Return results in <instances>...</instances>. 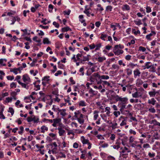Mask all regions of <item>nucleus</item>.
<instances>
[{"mask_svg":"<svg viewBox=\"0 0 160 160\" xmlns=\"http://www.w3.org/2000/svg\"><path fill=\"white\" fill-rule=\"evenodd\" d=\"M90 81L95 84H100L101 82L100 75L98 73H94L91 76Z\"/></svg>","mask_w":160,"mask_h":160,"instance_id":"1","label":"nucleus"},{"mask_svg":"<svg viewBox=\"0 0 160 160\" xmlns=\"http://www.w3.org/2000/svg\"><path fill=\"white\" fill-rule=\"evenodd\" d=\"M121 151H120V156L124 158H126L128 153L131 152L130 150L128 148L125 147L124 148H121Z\"/></svg>","mask_w":160,"mask_h":160,"instance_id":"2","label":"nucleus"},{"mask_svg":"<svg viewBox=\"0 0 160 160\" xmlns=\"http://www.w3.org/2000/svg\"><path fill=\"white\" fill-rule=\"evenodd\" d=\"M115 100L117 102L119 101L120 102L127 103L128 99L127 97L122 98L117 95L116 96Z\"/></svg>","mask_w":160,"mask_h":160,"instance_id":"3","label":"nucleus"},{"mask_svg":"<svg viewBox=\"0 0 160 160\" xmlns=\"http://www.w3.org/2000/svg\"><path fill=\"white\" fill-rule=\"evenodd\" d=\"M49 76H46L44 77L42 79V84L44 87L48 85L49 84Z\"/></svg>","mask_w":160,"mask_h":160,"instance_id":"4","label":"nucleus"},{"mask_svg":"<svg viewBox=\"0 0 160 160\" xmlns=\"http://www.w3.org/2000/svg\"><path fill=\"white\" fill-rule=\"evenodd\" d=\"M148 94L151 97H154L155 95L158 96L160 94V91H156L155 89H153L152 91L149 92Z\"/></svg>","mask_w":160,"mask_h":160,"instance_id":"5","label":"nucleus"},{"mask_svg":"<svg viewBox=\"0 0 160 160\" xmlns=\"http://www.w3.org/2000/svg\"><path fill=\"white\" fill-rule=\"evenodd\" d=\"M22 80L25 82H30V79L27 74H25L23 76Z\"/></svg>","mask_w":160,"mask_h":160,"instance_id":"6","label":"nucleus"},{"mask_svg":"<svg viewBox=\"0 0 160 160\" xmlns=\"http://www.w3.org/2000/svg\"><path fill=\"white\" fill-rule=\"evenodd\" d=\"M127 103H124L122 102H119L118 103V106L120 108V111H122V110L126 108V104Z\"/></svg>","mask_w":160,"mask_h":160,"instance_id":"7","label":"nucleus"},{"mask_svg":"<svg viewBox=\"0 0 160 160\" xmlns=\"http://www.w3.org/2000/svg\"><path fill=\"white\" fill-rule=\"evenodd\" d=\"M153 68V66L152 65V63L150 62H148L146 63L145 68H144V69H149L150 68L151 69H152V70H154Z\"/></svg>","mask_w":160,"mask_h":160,"instance_id":"8","label":"nucleus"},{"mask_svg":"<svg viewBox=\"0 0 160 160\" xmlns=\"http://www.w3.org/2000/svg\"><path fill=\"white\" fill-rule=\"evenodd\" d=\"M132 97L134 98H138L142 96V94L140 92H136L132 94Z\"/></svg>","mask_w":160,"mask_h":160,"instance_id":"9","label":"nucleus"},{"mask_svg":"<svg viewBox=\"0 0 160 160\" xmlns=\"http://www.w3.org/2000/svg\"><path fill=\"white\" fill-rule=\"evenodd\" d=\"M61 120L59 118L54 119H53V123L52 124V126L54 127H56L57 124L61 122Z\"/></svg>","mask_w":160,"mask_h":160,"instance_id":"10","label":"nucleus"},{"mask_svg":"<svg viewBox=\"0 0 160 160\" xmlns=\"http://www.w3.org/2000/svg\"><path fill=\"white\" fill-rule=\"evenodd\" d=\"M100 84H102L104 86V87L106 86H109L111 87H112V86L110 83L104 80H101V82Z\"/></svg>","mask_w":160,"mask_h":160,"instance_id":"11","label":"nucleus"},{"mask_svg":"<svg viewBox=\"0 0 160 160\" xmlns=\"http://www.w3.org/2000/svg\"><path fill=\"white\" fill-rule=\"evenodd\" d=\"M57 129L58 130V133L60 136H62L65 133V131L61 127H58Z\"/></svg>","mask_w":160,"mask_h":160,"instance_id":"12","label":"nucleus"},{"mask_svg":"<svg viewBox=\"0 0 160 160\" xmlns=\"http://www.w3.org/2000/svg\"><path fill=\"white\" fill-rule=\"evenodd\" d=\"M18 82L20 84L22 87L23 88H26V89H28L29 87V86L27 85V84H25L22 82H21L20 81H18Z\"/></svg>","mask_w":160,"mask_h":160,"instance_id":"13","label":"nucleus"},{"mask_svg":"<svg viewBox=\"0 0 160 160\" xmlns=\"http://www.w3.org/2000/svg\"><path fill=\"white\" fill-rule=\"evenodd\" d=\"M83 115L82 114H81L80 117L77 119L78 121L80 124H82L84 123V120L83 118Z\"/></svg>","mask_w":160,"mask_h":160,"instance_id":"14","label":"nucleus"},{"mask_svg":"<svg viewBox=\"0 0 160 160\" xmlns=\"http://www.w3.org/2000/svg\"><path fill=\"white\" fill-rule=\"evenodd\" d=\"M89 56H90L89 55H87L86 56H83L82 57V59L81 60V63H82V62L88 61L89 60Z\"/></svg>","mask_w":160,"mask_h":160,"instance_id":"15","label":"nucleus"},{"mask_svg":"<svg viewBox=\"0 0 160 160\" xmlns=\"http://www.w3.org/2000/svg\"><path fill=\"white\" fill-rule=\"evenodd\" d=\"M17 95V93L15 92H13L10 93V95L11 96V98L12 99H13L15 100L17 99V98L16 96Z\"/></svg>","mask_w":160,"mask_h":160,"instance_id":"16","label":"nucleus"},{"mask_svg":"<svg viewBox=\"0 0 160 160\" xmlns=\"http://www.w3.org/2000/svg\"><path fill=\"white\" fill-rule=\"evenodd\" d=\"M99 112V111L97 110H95L93 112V114H94L93 116V119L94 120H96L98 118V113Z\"/></svg>","mask_w":160,"mask_h":160,"instance_id":"17","label":"nucleus"},{"mask_svg":"<svg viewBox=\"0 0 160 160\" xmlns=\"http://www.w3.org/2000/svg\"><path fill=\"white\" fill-rule=\"evenodd\" d=\"M72 29L68 27H64L62 28L61 31L62 32H65L68 31H72Z\"/></svg>","mask_w":160,"mask_h":160,"instance_id":"18","label":"nucleus"},{"mask_svg":"<svg viewBox=\"0 0 160 160\" xmlns=\"http://www.w3.org/2000/svg\"><path fill=\"white\" fill-rule=\"evenodd\" d=\"M113 52L116 55H118L120 54L123 53V51L122 50L118 49L117 50L114 51Z\"/></svg>","mask_w":160,"mask_h":160,"instance_id":"19","label":"nucleus"},{"mask_svg":"<svg viewBox=\"0 0 160 160\" xmlns=\"http://www.w3.org/2000/svg\"><path fill=\"white\" fill-rule=\"evenodd\" d=\"M81 141L82 143L83 144H88L89 142V140L88 139H85L83 136L81 137Z\"/></svg>","mask_w":160,"mask_h":160,"instance_id":"20","label":"nucleus"},{"mask_svg":"<svg viewBox=\"0 0 160 160\" xmlns=\"http://www.w3.org/2000/svg\"><path fill=\"white\" fill-rule=\"evenodd\" d=\"M122 9L123 11H128L130 10V7L128 5L126 4L123 5V7H122Z\"/></svg>","mask_w":160,"mask_h":160,"instance_id":"21","label":"nucleus"},{"mask_svg":"<svg viewBox=\"0 0 160 160\" xmlns=\"http://www.w3.org/2000/svg\"><path fill=\"white\" fill-rule=\"evenodd\" d=\"M41 132L44 133L45 131H47L48 130V128L46 126L43 125L41 127Z\"/></svg>","mask_w":160,"mask_h":160,"instance_id":"22","label":"nucleus"},{"mask_svg":"<svg viewBox=\"0 0 160 160\" xmlns=\"http://www.w3.org/2000/svg\"><path fill=\"white\" fill-rule=\"evenodd\" d=\"M30 73L33 76H35L37 74L38 76H40V73L38 72V71H30Z\"/></svg>","mask_w":160,"mask_h":160,"instance_id":"23","label":"nucleus"},{"mask_svg":"<svg viewBox=\"0 0 160 160\" xmlns=\"http://www.w3.org/2000/svg\"><path fill=\"white\" fill-rule=\"evenodd\" d=\"M43 43L44 44H49L51 43V42L49 41L48 38H44L43 40Z\"/></svg>","mask_w":160,"mask_h":160,"instance_id":"24","label":"nucleus"},{"mask_svg":"<svg viewBox=\"0 0 160 160\" xmlns=\"http://www.w3.org/2000/svg\"><path fill=\"white\" fill-rule=\"evenodd\" d=\"M32 121H33L34 123H37L39 121V118L36 117L34 115H32Z\"/></svg>","mask_w":160,"mask_h":160,"instance_id":"25","label":"nucleus"},{"mask_svg":"<svg viewBox=\"0 0 160 160\" xmlns=\"http://www.w3.org/2000/svg\"><path fill=\"white\" fill-rule=\"evenodd\" d=\"M75 115L74 117L77 118L80 117V115L82 114L81 113L80 111H77L74 112Z\"/></svg>","mask_w":160,"mask_h":160,"instance_id":"26","label":"nucleus"},{"mask_svg":"<svg viewBox=\"0 0 160 160\" xmlns=\"http://www.w3.org/2000/svg\"><path fill=\"white\" fill-rule=\"evenodd\" d=\"M156 102V101L154 98H152L151 100L149 99L148 100V103L153 105L155 104Z\"/></svg>","mask_w":160,"mask_h":160,"instance_id":"27","label":"nucleus"},{"mask_svg":"<svg viewBox=\"0 0 160 160\" xmlns=\"http://www.w3.org/2000/svg\"><path fill=\"white\" fill-rule=\"evenodd\" d=\"M109 78V77L108 75H100V79L101 80H107Z\"/></svg>","mask_w":160,"mask_h":160,"instance_id":"28","label":"nucleus"},{"mask_svg":"<svg viewBox=\"0 0 160 160\" xmlns=\"http://www.w3.org/2000/svg\"><path fill=\"white\" fill-rule=\"evenodd\" d=\"M4 110V108H2L1 111H0V118L1 119H5V117L3 114V112Z\"/></svg>","mask_w":160,"mask_h":160,"instance_id":"29","label":"nucleus"},{"mask_svg":"<svg viewBox=\"0 0 160 160\" xmlns=\"http://www.w3.org/2000/svg\"><path fill=\"white\" fill-rule=\"evenodd\" d=\"M79 105L80 106L84 107L87 105V104L84 101L81 100L79 102Z\"/></svg>","mask_w":160,"mask_h":160,"instance_id":"30","label":"nucleus"},{"mask_svg":"<svg viewBox=\"0 0 160 160\" xmlns=\"http://www.w3.org/2000/svg\"><path fill=\"white\" fill-rule=\"evenodd\" d=\"M66 109H62L61 110V111L60 112V114L62 117L65 116L66 115Z\"/></svg>","mask_w":160,"mask_h":160,"instance_id":"31","label":"nucleus"},{"mask_svg":"<svg viewBox=\"0 0 160 160\" xmlns=\"http://www.w3.org/2000/svg\"><path fill=\"white\" fill-rule=\"evenodd\" d=\"M107 34H104V32L102 33H101V36L100 37V38L104 40L105 41V38H106L107 37Z\"/></svg>","mask_w":160,"mask_h":160,"instance_id":"32","label":"nucleus"},{"mask_svg":"<svg viewBox=\"0 0 160 160\" xmlns=\"http://www.w3.org/2000/svg\"><path fill=\"white\" fill-rule=\"evenodd\" d=\"M134 22L135 24L138 26H139L142 24L141 20L139 19L138 21L134 20Z\"/></svg>","mask_w":160,"mask_h":160,"instance_id":"33","label":"nucleus"},{"mask_svg":"<svg viewBox=\"0 0 160 160\" xmlns=\"http://www.w3.org/2000/svg\"><path fill=\"white\" fill-rule=\"evenodd\" d=\"M148 156L150 158H152L155 156V153L154 152H149Z\"/></svg>","mask_w":160,"mask_h":160,"instance_id":"34","label":"nucleus"},{"mask_svg":"<svg viewBox=\"0 0 160 160\" xmlns=\"http://www.w3.org/2000/svg\"><path fill=\"white\" fill-rule=\"evenodd\" d=\"M106 59L104 57H99L98 58V61L99 62H102L104 60Z\"/></svg>","mask_w":160,"mask_h":160,"instance_id":"35","label":"nucleus"},{"mask_svg":"<svg viewBox=\"0 0 160 160\" xmlns=\"http://www.w3.org/2000/svg\"><path fill=\"white\" fill-rule=\"evenodd\" d=\"M52 145L54 147V148L52 150V152L53 153L54 150L57 149L56 147H57V145L56 142H54L52 143Z\"/></svg>","mask_w":160,"mask_h":160,"instance_id":"36","label":"nucleus"},{"mask_svg":"<svg viewBox=\"0 0 160 160\" xmlns=\"http://www.w3.org/2000/svg\"><path fill=\"white\" fill-rule=\"evenodd\" d=\"M37 84L36 83H35V84H33L35 86L34 90L36 91H37L40 89V86L39 85Z\"/></svg>","mask_w":160,"mask_h":160,"instance_id":"37","label":"nucleus"},{"mask_svg":"<svg viewBox=\"0 0 160 160\" xmlns=\"http://www.w3.org/2000/svg\"><path fill=\"white\" fill-rule=\"evenodd\" d=\"M159 122L157 121L156 120H152L151 121V124H153L155 125L158 126Z\"/></svg>","mask_w":160,"mask_h":160,"instance_id":"38","label":"nucleus"},{"mask_svg":"<svg viewBox=\"0 0 160 160\" xmlns=\"http://www.w3.org/2000/svg\"><path fill=\"white\" fill-rule=\"evenodd\" d=\"M110 76L113 77L116 74V71H110L109 72Z\"/></svg>","mask_w":160,"mask_h":160,"instance_id":"39","label":"nucleus"},{"mask_svg":"<svg viewBox=\"0 0 160 160\" xmlns=\"http://www.w3.org/2000/svg\"><path fill=\"white\" fill-rule=\"evenodd\" d=\"M146 50V49L145 47L142 46H140L139 47L138 51H142V52H144Z\"/></svg>","mask_w":160,"mask_h":160,"instance_id":"40","label":"nucleus"},{"mask_svg":"<svg viewBox=\"0 0 160 160\" xmlns=\"http://www.w3.org/2000/svg\"><path fill=\"white\" fill-rule=\"evenodd\" d=\"M8 112L11 113L12 115H13L14 113V110L12 108H9L8 110Z\"/></svg>","mask_w":160,"mask_h":160,"instance_id":"41","label":"nucleus"},{"mask_svg":"<svg viewBox=\"0 0 160 160\" xmlns=\"http://www.w3.org/2000/svg\"><path fill=\"white\" fill-rule=\"evenodd\" d=\"M143 83V81L140 79H138L137 80L136 84L138 85H142Z\"/></svg>","mask_w":160,"mask_h":160,"instance_id":"42","label":"nucleus"},{"mask_svg":"<svg viewBox=\"0 0 160 160\" xmlns=\"http://www.w3.org/2000/svg\"><path fill=\"white\" fill-rule=\"evenodd\" d=\"M148 110L150 112L152 113H154L156 112V110L154 108H149Z\"/></svg>","mask_w":160,"mask_h":160,"instance_id":"43","label":"nucleus"},{"mask_svg":"<svg viewBox=\"0 0 160 160\" xmlns=\"http://www.w3.org/2000/svg\"><path fill=\"white\" fill-rule=\"evenodd\" d=\"M126 120L125 119H124L123 120H122V122L120 124V125L121 126H122L124 125H126Z\"/></svg>","mask_w":160,"mask_h":160,"instance_id":"44","label":"nucleus"},{"mask_svg":"<svg viewBox=\"0 0 160 160\" xmlns=\"http://www.w3.org/2000/svg\"><path fill=\"white\" fill-rule=\"evenodd\" d=\"M20 131L18 132V133L19 134L22 135L23 133L24 130V128L22 126H21L20 127Z\"/></svg>","mask_w":160,"mask_h":160,"instance_id":"45","label":"nucleus"},{"mask_svg":"<svg viewBox=\"0 0 160 160\" xmlns=\"http://www.w3.org/2000/svg\"><path fill=\"white\" fill-rule=\"evenodd\" d=\"M117 125L118 124L117 123L115 122L114 123L112 124L111 127L112 129H115L116 128H118V127H117Z\"/></svg>","mask_w":160,"mask_h":160,"instance_id":"46","label":"nucleus"},{"mask_svg":"<svg viewBox=\"0 0 160 160\" xmlns=\"http://www.w3.org/2000/svg\"><path fill=\"white\" fill-rule=\"evenodd\" d=\"M134 73L135 76H139L140 74L139 71H134Z\"/></svg>","mask_w":160,"mask_h":160,"instance_id":"47","label":"nucleus"},{"mask_svg":"<svg viewBox=\"0 0 160 160\" xmlns=\"http://www.w3.org/2000/svg\"><path fill=\"white\" fill-rule=\"evenodd\" d=\"M135 138L132 136H130L129 138V142L130 143H132L134 141Z\"/></svg>","mask_w":160,"mask_h":160,"instance_id":"48","label":"nucleus"},{"mask_svg":"<svg viewBox=\"0 0 160 160\" xmlns=\"http://www.w3.org/2000/svg\"><path fill=\"white\" fill-rule=\"evenodd\" d=\"M120 112L119 111H114L113 112V114L116 117H117L118 115H120Z\"/></svg>","mask_w":160,"mask_h":160,"instance_id":"49","label":"nucleus"},{"mask_svg":"<svg viewBox=\"0 0 160 160\" xmlns=\"http://www.w3.org/2000/svg\"><path fill=\"white\" fill-rule=\"evenodd\" d=\"M10 87L12 88H16L17 87L16 84L15 82H12L10 84Z\"/></svg>","mask_w":160,"mask_h":160,"instance_id":"50","label":"nucleus"},{"mask_svg":"<svg viewBox=\"0 0 160 160\" xmlns=\"http://www.w3.org/2000/svg\"><path fill=\"white\" fill-rule=\"evenodd\" d=\"M27 120L28 122H30L32 121V115L30 117H28L27 118Z\"/></svg>","mask_w":160,"mask_h":160,"instance_id":"51","label":"nucleus"},{"mask_svg":"<svg viewBox=\"0 0 160 160\" xmlns=\"http://www.w3.org/2000/svg\"><path fill=\"white\" fill-rule=\"evenodd\" d=\"M64 67V65L60 63V62H58V67L59 68L63 69Z\"/></svg>","mask_w":160,"mask_h":160,"instance_id":"52","label":"nucleus"},{"mask_svg":"<svg viewBox=\"0 0 160 160\" xmlns=\"http://www.w3.org/2000/svg\"><path fill=\"white\" fill-rule=\"evenodd\" d=\"M37 93L35 92H32L31 93V95H30V96L32 98V99L34 100L35 99V98H34L33 96V95H37Z\"/></svg>","mask_w":160,"mask_h":160,"instance_id":"53","label":"nucleus"},{"mask_svg":"<svg viewBox=\"0 0 160 160\" xmlns=\"http://www.w3.org/2000/svg\"><path fill=\"white\" fill-rule=\"evenodd\" d=\"M53 25H54L56 28H58L59 27V24L56 22H53Z\"/></svg>","mask_w":160,"mask_h":160,"instance_id":"54","label":"nucleus"},{"mask_svg":"<svg viewBox=\"0 0 160 160\" xmlns=\"http://www.w3.org/2000/svg\"><path fill=\"white\" fill-rule=\"evenodd\" d=\"M146 12L147 13H149L151 12V9L150 7L147 6L146 8Z\"/></svg>","mask_w":160,"mask_h":160,"instance_id":"55","label":"nucleus"},{"mask_svg":"<svg viewBox=\"0 0 160 160\" xmlns=\"http://www.w3.org/2000/svg\"><path fill=\"white\" fill-rule=\"evenodd\" d=\"M3 60L2 59H0V67L5 66L6 64L3 63Z\"/></svg>","mask_w":160,"mask_h":160,"instance_id":"56","label":"nucleus"},{"mask_svg":"<svg viewBox=\"0 0 160 160\" xmlns=\"http://www.w3.org/2000/svg\"><path fill=\"white\" fill-rule=\"evenodd\" d=\"M134 142H135L136 143H130V145L131 147L132 148H135L136 147L137 144H136V143H137V142L135 141Z\"/></svg>","mask_w":160,"mask_h":160,"instance_id":"57","label":"nucleus"},{"mask_svg":"<svg viewBox=\"0 0 160 160\" xmlns=\"http://www.w3.org/2000/svg\"><path fill=\"white\" fill-rule=\"evenodd\" d=\"M84 12L86 14L88 17L90 16V13L88 11V9H85L84 11Z\"/></svg>","mask_w":160,"mask_h":160,"instance_id":"58","label":"nucleus"},{"mask_svg":"<svg viewBox=\"0 0 160 160\" xmlns=\"http://www.w3.org/2000/svg\"><path fill=\"white\" fill-rule=\"evenodd\" d=\"M13 18L11 20L12 22L10 24L11 25H13L14 24L15 22L16 21V17H12Z\"/></svg>","mask_w":160,"mask_h":160,"instance_id":"59","label":"nucleus"},{"mask_svg":"<svg viewBox=\"0 0 160 160\" xmlns=\"http://www.w3.org/2000/svg\"><path fill=\"white\" fill-rule=\"evenodd\" d=\"M112 6H108L106 8V11L109 10L110 11H112Z\"/></svg>","mask_w":160,"mask_h":160,"instance_id":"60","label":"nucleus"},{"mask_svg":"<svg viewBox=\"0 0 160 160\" xmlns=\"http://www.w3.org/2000/svg\"><path fill=\"white\" fill-rule=\"evenodd\" d=\"M144 148H148L150 147V145L148 143L144 144L143 146Z\"/></svg>","mask_w":160,"mask_h":160,"instance_id":"61","label":"nucleus"},{"mask_svg":"<svg viewBox=\"0 0 160 160\" xmlns=\"http://www.w3.org/2000/svg\"><path fill=\"white\" fill-rule=\"evenodd\" d=\"M12 100V98L9 97H8L6 98V102H11Z\"/></svg>","mask_w":160,"mask_h":160,"instance_id":"62","label":"nucleus"},{"mask_svg":"<svg viewBox=\"0 0 160 160\" xmlns=\"http://www.w3.org/2000/svg\"><path fill=\"white\" fill-rule=\"evenodd\" d=\"M70 12L71 10H68V11H63V13L64 14V15H69L70 14Z\"/></svg>","mask_w":160,"mask_h":160,"instance_id":"63","label":"nucleus"},{"mask_svg":"<svg viewBox=\"0 0 160 160\" xmlns=\"http://www.w3.org/2000/svg\"><path fill=\"white\" fill-rule=\"evenodd\" d=\"M78 147V144L76 142L73 144V147L75 148H77Z\"/></svg>","mask_w":160,"mask_h":160,"instance_id":"64","label":"nucleus"}]
</instances>
